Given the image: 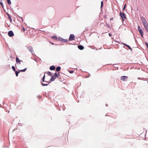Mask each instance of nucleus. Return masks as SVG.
<instances>
[{"mask_svg":"<svg viewBox=\"0 0 148 148\" xmlns=\"http://www.w3.org/2000/svg\"><path fill=\"white\" fill-rule=\"evenodd\" d=\"M141 19L144 26L148 24L146 19L144 17H142Z\"/></svg>","mask_w":148,"mask_h":148,"instance_id":"nucleus-1","label":"nucleus"},{"mask_svg":"<svg viewBox=\"0 0 148 148\" xmlns=\"http://www.w3.org/2000/svg\"><path fill=\"white\" fill-rule=\"evenodd\" d=\"M120 15L121 17L122 18V20L123 21H124L125 20V19L127 18L126 14L124 13H122L121 12L120 13Z\"/></svg>","mask_w":148,"mask_h":148,"instance_id":"nucleus-2","label":"nucleus"},{"mask_svg":"<svg viewBox=\"0 0 148 148\" xmlns=\"http://www.w3.org/2000/svg\"><path fill=\"white\" fill-rule=\"evenodd\" d=\"M138 29L139 33L141 34V37H143V32L142 29L139 26H138Z\"/></svg>","mask_w":148,"mask_h":148,"instance_id":"nucleus-3","label":"nucleus"},{"mask_svg":"<svg viewBox=\"0 0 148 148\" xmlns=\"http://www.w3.org/2000/svg\"><path fill=\"white\" fill-rule=\"evenodd\" d=\"M26 69H27V68H25L24 69L20 70L19 71H15V74H16V76H18V74L20 73V72H25L26 71Z\"/></svg>","mask_w":148,"mask_h":148,"instance_id":"nucleus-4","label":"nucleus"},{"mask_svg":"<svg viewBox=\"0 0 148 148\" xmlns=\"http://www.w3.org/2000/svg\"><path fill=\"white\" fill-rule=\"evenodd\" d=\"M75 36L73 34H71L69 36V40L70 41H72L74 40L75 39Z\"/></svg>","mask_w":148,"mask_h":148,"instance_id":"nucleus-5","label":"nucleus"},{"mask_svg":"<svg viewBox=\"0 0 148 148\" xmlns=\"http://www.w3.org/2000/svg\"><path fill=\"white\" fill-rule=\"evenodd\" d=\"M127 76H123L121 77L120 79L121 80L125 81L127 79Z\"/></svg>","mask_w":148,"mask_h":148,"instance_id":"nucleus-6","label":"nucleus"},{"mask_svg":"<svg viewBox=\"0 0 148 148\" xmlns=\"http://www.w3.org/2000/svg\"><path fill=\"white\" fill-rule=\"evenodd\" d=\"M58 40L62 42H66L68 41L67 39H64L61 38H58Z\"/></svg>","mask_w":148,"mask_h":148,"instance_id":"nucleus-7","label":"nucleus"},{"mask_svg":"<svg viewBox=\"0 0 148 148\" xmlns=\"http://www.w3.org/2000/svg\"><path fill=\"white\" fill-rule=\"evenodd\" d=\"M8 35L10 37L13 36L14 35V34L12 31H10L8 32Z\"/></svg>","mask_w":148,"mask_h":148,"instance_id":"nucleus-8","label":"nucleus"},{"mask_svg":"<svg viewBox=\"0 0 148 148\" xmlns=\"http://www.w3.org/2000/svg\"><path fill=\"white\" fill-rule=\"evenodd\" d=\"M16 62L19 64H21V62H23L22 60H20L18 58L16 57Z\"/></svg>","mask_w":148,"mask_h":148,"instance_id":"nucleus-9","label":"nucleus"},{"mask_svg":"<svg viewBox=\"0 0 148 148\" xmlns=\"http://www.w3.org/2000/svg\"><path fill=\"white\" fill-rule=\"evenodd\" d=\"M56 77L55 75L53 76H51V77L50 79V81L51 82L53 81L54 80L56 79Z\"/></svg>","mask_w":148,"mask_h":148,"instance_id":"nucleus-10","label":"nucleus"},{"mask_svg":"<svg viewBox=\"0 0 148 148\" xmlns=\"http://www.w3.org/2000/svg\"><path fill=\"white\" fill-rule=\"evenodd\" d=\"M27 48L29 49V50L31 52H32L33 51L32 48L30 46L27 47Z\"/></svg>","mask_w":148,"mask_h":148,"instance_id":"nucleus-11","label":"nucleus"},{"mask_svg":"<svg viewBox=\"0 0 148 148\" xmlns=\"http://www.w3.org/2000/svg\"><path fill=\"white\" fill-rule=\"evenodd\" d=\"M78 47L79 49L81 50H82L84 48V47L82 45H79L78 46Z\"/></svg>","mask_w":148,"mask_h":148,"instance_id":"nucleus-12","label":"nucleus"},{"mask_svg":"<svg viewBox=\"0 0 148 148\" xmlns=\"http://www.w3.org/2000/svg\"><path fill=\"white\" fill-rule=\"evenodd\" d=\"M51 38L52 39H53L55 40H57V37L56 36H52L51 37Z\"/></svg>","mask_w":148,"mask_h":148,"instance_id":"nucleus-13","label":"nucleus"},{"mask_svg":"<svg viewBox=\"0 0 148 148\" xmlns=\"http://www.w3.org/2000/svg\"><path fill=\"white\" fill-rule=\"evenodd\" d=\"M55 67L54 66H51L50 67V69L51 70H54L55 69Z\"/></svg>","mask_w":148,"mask_h":148,"instance_id":"nucleus-14","label":"nucleus"},{"mask_svg":"<svg viewBox=\"0 0 148 148\" xmlns=\"http://www.w3.org/2000/svg\"><path fill=\"white\" fill-rule=\"evenodd\" d=\"M7 14L8 17V18L9 19L10 21V22H11V21H12V18H11L10 16L9 15V14H8V13H7Z\"/></svg>","mask_w":148,"mask_h":148,"instance_id":"nucleus-15","label":"nucleus"},{"mask_svg":"<svg viewBox=\"0 0 148 148\" xmlns=\"http://www.w3.org/2000/svg\"><path fill=\"white\" fill-rule=\"evenodd\" d=\"M123 44L124 45H125V46H126L127 47H128L131 50H132V48L129 45L124 43H123Z\"/></svg>","mask_w":148,"mask_h":148,"instance_id":"nucleus-16","label":"nucleus"},{"mask_svg":"<svg viewBox=\"0 0 148 148\" xmlns=\"http://www.w3.org/2000/svg\"><path fill=\"white\" fill-rule=\"evenodd\" d=\"M54 75L56 77H58L60 76V74L59 73H55L54 74Z\"/></svg>","mask_w":148,"mask_h":148,"instance_id":"nucleus-17","label":"nucleus"},{"mask_svg":"<svg viewBox=\"0 0 148 148\" xmlns=\"http://www.w3.org/2000/svg\"><path fill=\"white\" fill-rule=\"evenodd\" d=\"M61 69V68L60 66H58L56 67V70L57 71H59Z\"/></svg>","mask_w":148,"mask_h":148,"instance_id":"nucleus-18","label":"nucleus"},{"mask_svg":"<svg viewBox=\"0 0 148 148\" xmlns=\"http://www.w3.org/2000/svg\"><path fill=\"white\" fill-rule=\"evenodd\" d=\"M146 31L148 32V24L144 26Z\"/></svg>","mask_w":148,"mask_h":148,"instance_id":"nucleus-19","label":"nucleus"},{"mask_svg":"<svg viewBox=\"0 0 148 148\" xmlns=\"http://www.w3.org/2000/svg\"><path fill=\"white\" fill-rule=\"evenodd\" d=\"M8 4L9 5L11 4V2L10 0H6Z\"/></svg>","mask_w":148,"mask_h":148,"instance_id":"nucleus-20","label":"nucleus"},{"mask_svg":"<svg viewBox=\"0 0 148 148\" xmlns=\"http://www.w3.org/2000/svg\"><path fill=\"white\" fill-rule=\"evenodd\" d=\"M47 74L51 76V73L50 72H48L47 73Z\"/></svg>","mask_w":148,"mask_h":148,"instance_id":"nucleus-21","label":"nucleus"},{"mask_svg":"<svg viewBox=\"0 0 148 148\" xmlns=\"http://www.w3.org/2000/svg\"><path fill=\"white\" fill-rule=\"evenodd\" d=\"M12 69L14 71H15V70H16L14 66H12Z\"/></svg>","mask_w":148,"mask_h":148,"instance_id":"nucleus-22","label":"nucleus"},{"mask_svg":"<svg viewBox=\"0 0 148 148\" xmlns=\"http://www.w3.org/2000/svg\"><path fill=\"white\" fill-rule=\"evenodd\" d=\"M45 75H44L42 78V81L43 82H45Z\"/></svg>","mask_w":148,"mask_h":148,"instance_id":"nucleus-23","label":"nucleus"},{"mask_svg":"<svg viewBox=\"0 0 148 148\" xmlns=\"http://www.w3.org/2000/svg\"><path fill=\"white\" fill-rule=\"evenodd\" d=\"M48 85V84H44L43 83H42V85L44 86H47Z\"/></svg>","mask_w":148,"mask_h":148,"instance_id":"nucleus-24","label":"nucleus"},{"mask_svg":"<svg viewBox=\"0 0 148 148\" xmlns=\"http://www.w3.org/2000/svg\"><path fill=\"white\" fill-rule=\"evenodd\" d=\"M103 5V1H101V8H102Z\"/></svg>","mask_w":148,"mask_h":148,"instance_id":"nucleus-25","label":"nucleus"},{"mask_svg":"<svg viewBox=\"0 0 148 148\" xmlns=\"http://www.w3.org/2000/svg\"><path fill=\"white\" fill-rule=\"evenodd\" d=\"M145 44L146 45V46H147V48L148 49V43L147 42H146V43H145Z\"/></svg>","mask_w":148,"mask_h":148,"instance_id":"nucleus-26","label":"nucleus"},{"mask_svg":"<svg viewBox=\"0 0 148 148\" xmlns=\"http://www.w3.org/2000/svg\"><path fill=\"white\" fill-rule=\"evenodd\" d=\"M69 73H73L74 71H69Z\"/></svg>","mask_w":148,"mask_h":148,"instance_id":"nucleus-27","label":"nucleus"},{"mask_svg":"<svg viewBox=\"0 0 148 148\" xmlns=\"http://www.w3.org/2000/svg\"><path fill=\"white\" fill-rule=\"evenodd\" d=\"M0 4H1V6H2L3 8V3H1V2H0Z\"/></svg>","mask_w":148,"mask_h":148,"instance_id":"nucleus-28","label":"nucleus"},{"mask_svg":"<svg viewBox=\"0 0 148 148\" xmlns=\"http://www.w3.org/2000/svg\"><path fill=\"white\" fill-rule=\"evenodd\" d=\"M25 29L24 27H23V32H24L25 31Z\"/></svg>","mask_w":148,"mask_h":148,"instance_id":"nucleus-29","label":"nucleus"},{"mask_svg":"<svg viewBox=\"0 0 148 148\" xmlns=\"http://www.w3.org/2000/svg\"><path fill=\"white\" fill-rule=\"evenodd\" d=\"M113 20V18H112H112H110V21H112V20Z\"/></svg>","mask_w":148,"mask_h":148,"instance_id":"nucleus-30","label":"nucleus"},{"mask_svg":"<svg viewBox=\"0 0 148 148\" xmlns=\"http://www.w3.org/2000/svg\"><path fill=\"white\" fill-rule=\"evenodd\" d=\"M125 7H124L123 8V10H124L125 9Z\"/></svg>","mask_w":148,"mask_h":148,"instance_id":"nucleus-31","label":"nucleus"},{"mask_svg":"<svg viewBox=\"0 0 148 148\" xmlns=\"http://www.w3.org/2000/svg\"><path fill=\"white\" fill-rule=\"evenodd\" d=\"M50 43H51L52 45H53L54 44L53 43H51L49 42Z\"/></svg>","mask_w":148,"mask_h":148,"instance_id":"nucleus-32","label":"nucleus"},{"mask_svg":"<svg viewBox=\"0 0 148 148\" xmlns=\"http://www.w3.org/2000/svg\"><path fill=\"white\" fill-rule=\"evenodd\" d=\"M126 4H125V5L124 6V7H125H125H126Z\"/></svg>","mask_w":148,"mask_h":148,"instance_id":"nucleus-33","label":"nucleus"}]
</instances>
